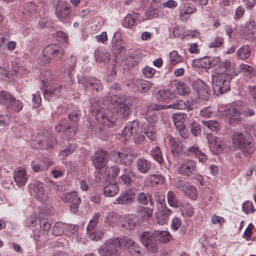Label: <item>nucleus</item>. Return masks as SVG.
I'll list each match as a JSON object with an SVG mask.
<instances>
[{
	"label": "nucleus",
	"mask_w": 256,
	"mask_h": 256,
	"mask_svg": "<svg viewBox=\"0 0 256 256\" xmlns=\"http://www.w3.org/2000/svg\"><path fill=\"white\" fill-rule=\"evenodd\" d=\"M108 154L106 152L100 150L95 153L92 158V164L98 170L96 176L98 181L106 180V178L110 176V172L107 170L109 168L106 166L108 162Z\"/></svg>",
	"instance_id": "1"
},
{
	"label": "nucleus",
	"mask_w": 256,
	"mask_h": 256,
	"mask_svg": "<svg viewBox=\"0 0 256 256\" xmlns=\"http://www.w3.org/2000/svg\"><path fill=\"white\" fill-rule=\"evenodd\" d=\"M234 74L217 72L212 78V88L215 93L222 94L230 89V81Z\"/></svg>",
	"instance_id": "2"
},
{
	"label": "nucleus",
	"mask_w": 256,
	"mask_h": 256,
	"mask_svg": "<svg viewBox=\"0 0 256 256\" xmlns=\"http://www.w3.org/2000/svg\"><path fill=\"white\" fill-rule=\"evenodd\" d=\"M232 144L234 148L240 150L245 155L252 154L254 152L251 142L242 132H234L232 136Z\"/></svg>",
	"instance_id": "3"
},
{
	"label": "nucleus",
	"mask_w": 256,
	"mask_h": 256,
	"mask_svg": "<svg viewBox=\"0 0 256 256\" xmlns=\"http://www.w3.org/2000/svg\"><path fill=\"white\" fill-rule=\"evenodd\" d=\"M122 239L112 238L104 244L98 250L100 256H118Z\"/></svg>",
	"instance_id": "4"
},
{
	"label": "nucleus",
	"mask_w": 256,
	"mask_h": 256,
	"mask_svg": "<svg viewBox=\"0 0 256 256\" xmlns=\"http://www.w3.org/2000/svg\"><path fill=\"white\" fill-rule=\"evenodd\" d=\"M64 54V49L56 44H50L44 48L43 54L38 58L40 64L44 66L49 64L52 58H60Z\"/></svg>",
	"instance_id": "5"
},
{
	"label": "nucleus",
	"mask_w": 256,
	"mask_h": 256,
	"mask_svg": "<svg viewBox=\"0 0 256 256\" xmlns=\"http://www.w3.org/2000/svg\"><path fill=\"white\" fill-rule=\"evenodd\" d=\"M43 81L45 89L44 96L48 101L58 98L60 94L62 85L57 82L54 78L47 79L46 83Z\"/></svg>",
	"instance_id": "6"
},
{
	"label": "nucleus",
	"mask_w": 256,
	"mask_h": 256,
	"mask_svg": "<svg viewBox=\"0 0 256 256\" xmlns=\"http://www.w3.org/2000/svg\"><path fill=\"white\" fill-rule=\"evenodd\" d=\"M158 234L156 231L143 232L140 238L142 244L152 252L155 253L158 250Z\"/></svg>",
	"instance_id": "7"
},
{
	"label": "nucleus",
	"mask_w": 256,
	"mask_h": 256,
	"mask_svg": "<svg viewBox=\"0 0 256 256\" xmlns=\"http://www.w3.org/2000/svg\"><path fill=\"white\" fill-rule=\"evenodd\" d=\"M110 103L114 106L116 112L120 113L122 118L126 117L131 112L127 101L122 98L114 96L110 100Z\"/></svg>",
	"instance_id": "8"
},
{
	"label": "nucleus",
	"mask_w": 256,
	"mask_h": 256,
	"mask_svg": "<svg viewBox=\"0 0 256 256\" xmlns=\"http://www.w3.org/2000/svg\"><path fill=\"white\" fill-rule=\"evenodd\" d=\"M196 162L190 159L184 160L178 169L179 174L184 176H190L196 170Z\"/></svg>",
	"instance_id": "9"
},
{
	"label": "nucleus",
	"mask_w": 256,
	"mask_h": 256,
	"mask_svg": "<svg viewBox=\"0 0 256 256\" xmlns=\"http://www.w3.org/2000/svg\"><path fill=\"white\" fill-rule=\"evenodd\" d=\"M194 90L196 92L198 96L202 100H208L210 96L208 90L206 88V85L200 79H196L192 84Z\"/></svg>",
	"instance_id": "10"
},
{
	"label": "nucleus",
	"mask_w": 256,
	"mask_h": 256,
	"mask_svg": "<svg viewBox=\"0 0 256 256\" xmlns=\"http://www.w3.org/2000/svg\"><path fill=\"white\" fill-rule=\"evenodd\" d=\"M136 178L135 172L130 168H126L122 170V174L119 177L120 182L126 187H130Z\"/></svg>",
	"instance_id": "11"
},
{
	"label": "nucleus",
	"mask_w": 256,
	"mask_h": 256,
	"mask_svg": "<svg viewBox=\"0 0 256 256\" xmlns=\"http://www.w3.org/2000/svg\"><path fill=\"white\" fill-rule=\"evenodd\" d=\"M30 193L38 200H42L45 196L44 184L38 181L32 182L30 185Z\"/></svg>",
	"instance_id": "12"
},
{
	"label": "nucleus",
	"mask_w": 256,
	"mask_h": 256,
	"mask_svg": "<svg viewBox=\"0 0 256 256\" xmlns=\"http://www.w3.org/2000/svg\"><path fill=\"white\" fill-rule=\"evenodd\" d=\"M206 137L210 150L216 154L220 153L223 149L220 139L212 134H208Z\"/></svg>",
	"instance_id": "13"
},
{
	"label": "nucleus",
	"mask_w": 256,
	"mask_h": 256,
	"mask_svg": "<svg viewBox=\"0 0 256 256\" xmlns=\"http://www.w3.org/2000/svg\"><path fill=\"white\" fill-rule=\"evenodd\" d=\"M70 12V6L68 4L59 2L56 6V14L58 19L61 20H64L69 18Z\"/></svg>",
	"instance_id": "14"
},
{
	"label": "nucleus",
	"mask_w": 256,
	"mask_h": 256,
	"mask_svg": "<svg viewBox=\"0 0 256 256\" xmlns=\"http://www.w3.org/2000/svg\"><path fill=\"white\" fill-rule=\"evenodd\" d=\"M79 84L82 85L86 88L94 89L96 90L102 89L100 82L94 78H82L79 80Z\"/></svg>",
	"instance_id": "15"
},
{
	"label": "nucleus",
	"mask_w": 256,
	"mask_h": 256,
	"mask_svg": "<svg viewBox=\"0 0 256 256\" xmlns=\"http://www.w3.org/2000/svg\"><path fill=\"white\" fill-rule=\"evenodd\" d=\"M133 156V152L132 151L121 152L117 150H112L110 154V156L118 158L120 162L123 165H129L132 163V158Z\"/></svg>",
	"instance_id": "16"
},
{
	"label": "nucleus",
	"mask_w": 256,
	"mask_h": 256,
	"mask_svg": "<svg viewBox=\"0 0 256 256\" xmlns=\"http://www.w3.org/2000/svg\"><path fill=\"white\" fill-rule=\"evenodd\" d=\"M139 123L138 120H134L129 122L122 131V136L128 140L130 136L138 132Z\"/></svg>",
	"instance_id": "17"
},
{
	"label": "nucleus",
	"mask_w": 256,
	"mask_h": 256,
	"mask_svg": "<svg viewBox=\"0 0 256 256\" xmlns=\"http://www.w3.org/2000/svg\"><path fill=\"white\" fill-rule=\"evenodd\" d=\"M148 112L146 114V119L150 124L156 123L158 120L156 114H152V110H159L164 108V106L156 104H150L147 106Z\"/></svg>",
	"instance_id": "18"
},
{
	"label": "nucleus",
	"mask_w": 256,
	"mask_h": 256,
	"mask_svg": "<svg viewBox=\"0 0 256 256\" xmlns=\"http://www.w3.org/2000/svg\"><path fill=\"white\" fill-rule=\"evenodd\" d=\"M135 194L132 190H127L123 192L120 196L116 200L114 204H128L134 202Z\"/></svg>",
	"instance_id": "19"
},
{
	"label": "nucleus",
	"mask_w": 256,
	"mask_h": 256,
	"mask_svg": "<svg viewBox=\"0 0 256 256\" xmlns=\"http://www.w3.org/2000/svg\"><path fill=\"white\" fill-rule=\"evenodd\" d=\"M218 70V72L234 74V76L237 75L234 68V64L232 63L230 60L227 59L221 61L219 64Z\"/></svg>",
	"instance_id": "20"
},
{
	"label": "nucleus",
	"mask_w": 256,
	"mask_h": 256,
	"mask_svg": "<svg viewBox=\"0 0 256 256\" xmlns=\"http://www.w3.org/2000/svg\"><path fill=\"white\" fill-rule=\"evenodd\" d=\"M136 166L141 174H144L148 172L152 166L151 162L144 158H138L136 162Z\"/></svg>",
	"instance_id": "21"
},
{
	"label": "nucleus",
	"mask_w": 256,
	"mask_h": 256,
	"mask_svg": "<svg viewBox=\"0 0 256 256\" xmlns=\"http://www.w3.org/2000/svg\"><path fill=\"white\" fill-rule=\"evenodd\" d=\"M14 178L15 182L19 187L25 185L28 178L26 172L24 170H19L15 171Z\"/></svg>",
	"instance_id": "22"
},
{
	"label": "nucleus",
	"mask_w": 256,
	"mask_h": 256,
	"mask_svg": "<svg viewBox=\"0 0 256 256\" xmlns=\"http://www.w3.org/2000/svg\"><path fill=\"white\" fill-rule=\"evenodd\" d=\"M122 243L124 244L125 249L128 250L132 254H134L135 253H140L139 246L132 240L130 238L122 239Z\"/></svg>",
	"instance_id": "23"
},
{
	"label": "nucleus",
	"mask_w": 256,
	"mask_h": 256,
	"mask_svg": "<svg viewBox=\"0 0 256 256\" xmlns=\"http://www.w3.org/2000/svg\"><path fill=\"white\" fill-rule=\"evenodd\" d=\"M226 114L230 116L232 120H238L240 119V107L236 104L230 105L226 110Z\"/></svg>",
	"instance_id": "24"
},
{
	"label": "nucleus",
	"mask_w": 256,
	"mask_h": 256,
	"mask_svg": "<svg viewBox=\"0 0 256 256\" xmlns=\"http://www.w3.org/2000/svg\"><path fill=\"white\" fill-rule=\"evenodd\" d=\"M171 210L166 207H162L160 210L156 215L158 223L160 225H164L168 220V218L171 214Z\"/></svg>",
	"instance_id": "25"
},
{
	"label": "nucleus",
	"mask_w": 256,
	"mask_h": 256,
	"mask_svg": "<svg viewBox=\"0 0 256 256\" xmlns=\"http://www.w3.org/2000/svg\"><path fill=\"white\" fill-rule=\"evenodd\" d=\"M15 98L10 93L5 91L0 92V104L7 108L10 106L12 100H14Z\"/></svg>",
	"instance_id": "26"
},
{
	"label": "nucleus",
	"mask_w": 256,
	"mask_h": 256,
	"mask_svg": "<svg viewBox=\"0 0 256 256\" xmlns=\"http://www.w3.org/2000/svg\"><path fill=\"white\" fill-rule=\"evenodd\" d=\"M174 95L169 90H160L156 94V98L159 102H170L172 99Z\"/></svg>",
	"instance_id": "27"
},
{
	"label": "nucleus",
	"mask_w": 256,
	"mask_h": 256,
	"mask_svg": "<svg viewBox=\"0 0 256 256\" xmlns=\"http://www.w3.org/2000/svg\"><path fill=\"white\" fill-rule=\"evenodd\" d=\"M172 118L176 128H182L184 126V122L187 119V115L182 112L176 113L174 114Z\"/></svg>",
	"instance_id": "28"
},
{
	"label": "nucleus",
	"mask_w": 256,
	"mask_h": 256,
	"mask_svg": "<svg viewBox=\"0 0 256 256\" xmlns=\"http://www.w3.org/2000/svg\"><path fill=\"white\" fill-rule=\"evenodd\" d=\"M150 154L159 164H162L164 163V160L160 147L154 146L150 151Z\"/></svg>",
	"instance_id": "29"
},
{
	"label": "nucleus",
	"mask_w": 256,
	"mask_h": 256,
	"mask_svg": "<svg viewBox=\"0 0 256 256\" xmlns=\"http://www.w3.org/2000/svg\"><path fill=\"white\" fill-rule=\"evenodd\" d=\"M251 54L250 48L248 45H244L239 48L236 52L238 59L245 60L249 58Z\"/></svg>",
	"instance_id": "30"
},
{
	"label": "nucleus",
	"mask_w": 256,
	"mask_h": 256,
	"mask_svg": "<svg viewBox=\"0 0 256 256\" xmlns=\"http://www.w3.org/2000/svg\"><path fill=\"white\" fill-rule=\"evenodd\" d=\"M136 212L139 216L145 220L150 219L153 212L152 209L144 206H138L137 208Z\"/></svg>",
	"instance_id": "31"
},
{
	"label": "nucleus",
	"mask_w": 256,
	"mask_h": 256,
	"mask_svg": "<svg viewBox=\"0 0 256 256\" xmlns=\"http://www.w3.org/2000/svg\"><path fill=\"white\" fill-rule=\"evenodd\" d=\"M143 56L142 52L140 50H134L130 55V58L132 66L138 65L141 61Z\"/></svg>",
	"instance_id": "32"
},
{
	"label": "nucleus",
	"mask_w": 256,
	"mask_h": 256,
	"mask_svg": "<svg viewBox=\"0 0 256 256\" xmlns=\"http://www.w3.org/2000/svg\"><path fill=\"white\" fill-rule=\"evenodd\" d=\"M96 119L100 124L106 126L110 127L112 126V122L102 111H98L96 112Z\"/></svg>",
	"instance_id": "33"
},
{
	"label": "nucleus",
	"mask_w": 256,
	"mask_h": 256,
	"mask_svg": "<svg viewBox=\"0 0 256 256\" xmlns=\"http://www.w3.org/2000/svg\"><path fill=\"white\" fill-rule=\"evenodd\" d=\"M118 187L114 184L109 183L104 188V194L106 196H114L118 193Z\"/></svg>",
	"instance_id": "34"
},
{
	"label": "nucleus",
	"mask_w": 256,
	"mask_h": 256,
	"mask_svg": "<svg viewBox=\"0 0 256 256\" xmlns=\"http://www.w3.org/2000/svg\"><path fill=\"white\" fill-rule=\"evenodd\" d=\"M68 224L62 222H56L52 227V234L56 236H60L64 233V230L68 228Z\"/></svg>",
	"instance_id": "35"
},
{
	"label": "nucleus",
	"mask_w": 256,
	"mask_h": 256,
	"mask_svg": "<svg viewBox=\"0 0 256 256\" xmlns=\"http://www.w3.org/2000/svg\"><path fill=\"white\" fill-rule=\"evenodd\" d=\"M95 58L98 62H107L110 60V54L104 50H98L94 52Z\"/></svg>",
	"instance_id": "36"
},
{
	"label": "nucleus",
	"mask_w": 256,
	"mask_h": 256,
	"mask_svg": "<svg viewBox=\"0 0 256 256\" xmlns=\"http://www.w3.org/2000/svg\"><path fill=\"white\" fill-rule=\"evenodd\" d=\"M206 58L201 59L200 60V62H204L206 64L204 66L202 64H200V66L202 68H212L214 66H218V68L219 64L221 62V60L219 57H214L208 60V64H206Z\"/></svg>",
	"instance_id": "37"
},
{
	"label": "nucleus",
	"mask_w": 256,
	"mask_h": 256,
	"mask_svg": "<svg viewBox=\"0 0 256 256\" xmlns=\"http://www.w3.org/2000/svg\"><path fill=\"white\" fill-rule=\"evenodd\" d=\"M170 144L172 146L171 149V152L173 155L175 156H178L180 154V152L183 149L181 146H180V144L176 138H171L170 140Z\"/></svg>",
	"instance_id": "38"
},
{
	"label": "nucleus",
	"mask_w": 256,
	"mask_h": 256,
	"mask_svg": "<svg viewBox=\"0 0 256 256\" xmlns=\"http://www.w3.org/2000/svg\"><path fill=\"white\" fill-rule=\"evenodd\" d=\"M168 202L171 206L178 208L181 206L182 204L176 198V194L172 191H169L167 194Z\"/></svg>",
	"instance_id": "39"
},
{
	"label": "nucleus",
	"mask_w": 256,
	"mask_h": 256,
	"mask_svg": "<svg viewBox=\"0 0 256 256\" xmlns=\"http://www.w3.org/2000/svg\"><path fill=\"white\" fill-rule=\"evenodd\" d=\"M190 152L194 154L196 157L199 162H204L207 159L206 155L200 151L198 148L194 146H191L188 149Z\"/></svg>",
	"instance_id": "40"
},
{
	"label": "nucleus",
	"mask_w": 256,
	"mask_h": 256,
	"mask_svg": "<svg viewBox=\"0 0 256 256\" xmlns=\"http://www.w3.org/2000/svg\"><path fill=\"white\" fill-rule=\"evenodd\" d=\"M183 192L192 200H196L198 197L196 188L189 183Z\"/></svg>",
	"instance_id": "41"
},
{
	"label": "nucleus",
	"mask_w": 256,
	"mask_h": 256,
	"mask_svg": "<svg viewBox=\"0 0 256 256\" xmlns=\"http://www.w3.org/2000/svg\"><path fill=\"white\" fill-rule=\"evenodd\" d=\"M148 180L155 184H162L165 182L164 177L161 174H150L148 177Z\"/></svg>",
	"instance_id": "42"
},
{
	"label": "nucleus",
	"mask_w": 256,
	"mask_h": 256,
	"mask_svg": "<svg viewBox=\"0 0 256 256\" xmlns=\"http://www.w3.org/2000/svg\"><path fill=\"white\" fill-rule=\"evenodd\" d=\"M76 130L77 129L74 126H68L62 133L63 138L67 140L72 138L75 136Z\"/></svg>",
	"instance_id": "43"
},
{
	"label": "nucleus",
	"mask_w": 256,
	"mask_h": 256,
	"mask_svg": "<svg viewBox=\"0 0 256 256\" xmlns=\"http://www.w3.org/2000/svg\"><path fill=\"white\" fill-rule=\"evenodd\" d=\"M202 122L206 127L214 132H218L220 128L219 123L216 120H202Z\"/></svg>",
	"instance_id": "44"
},
{
	"label": "nucleus",
	"mask_w": 256,
	"mask_h": 256,
	"mask_svg": "<svg viewBox=\"0 0 256 256\" xmlns=\"http://www.w3.org/2000/svg\"><path fill=\"white\" fill-rule=\"evenodd\" d=\"M186 103L182 100H176L168 106H164V108H174L176 110H184L186 108Z\"/></svg>",
	"instance_id": "45"
},
{
	"label": "nucleus",
	"mask_w": 256,
	"mask_h": 256,
	"mask_svg": "<svg viewBox=\"0 0 256 256\" xmlns=\"http://www.w3.org/2000/svg\"><path fill=\"white\" fill-rule=\"evenodd\" d=\"M151 198L152 196H150L148 194L142 192L138 194L137 200L138 202L144 205L148 204V201H150V204L152 205L153 204L151 201Z\"/></svg>",
	"instance_id": "46"
},
{
	"label": "nucleus",
	"mask_w": 256,
	"mask_h": 256,
	"mask_svg": "<svg viewBox=\"0 0 256 256\" xmlns=\"http://www.w3.org/2000/svg\"><path fill=\"white\" fill-rule=\"evenodd\" d=\"M158 234V242L160 241L162 243H166L170 240L172 238L170 234L166 231H156Z\"/></svg>",
	"instance_id": "47"
},
{
	"label": "nucleus",
	"mask_w": 256,
	"mask_h": 256,
	"mask_svg": "<svg viewBox=\"0 0 256 256\" xmlns=\"http://www.w3.org/2000/svg\"><path fill=\"white\" fill-rule=\"evenodd\" d=\"M144 132L150 140H154L156 138V130L152 124L145 126L144 128Z\"/></svg>",
	"instance_id": "48"
},
{
	"label": "nucleus",
	"mask_w": 256,
	"mask_h": 256,
	"mask_svg": "<svg viewBox=\"0 0 256 256\" xmlns=\"http://www.w3.org/2000/svg\"><path fill=\"white\" fill-rule=\"evenodd\" d=\"M178 92L180 95H184L188 94L190 88L188 86L182 81H178L176 83Z\"/></svg>",
	"instance_id": "49"
},
{
	"label": "nucleus",
	"mask_w": 256,
	"mask_h": 256,
	"mask_svg": "<svg viewBox=\"0 0 256 256\" xmlns=\"http://www.w3.org/2000/svg\"><path fill=\"white\" fill-rule=\"evenodd\" d=\"M22 102L15 98L14 100H12L10 106H8V109H10L14 112H19L22 110Z\"/></svg>",
	"instance_id": "50"
},
{
	"label": "nucleus",
	"mask_w": 256,
	"mask_h": 256,
	"mask_svg": "<svg viewBox=\"0 0 256 256\" xmlns=\"http://www.w3.org/2000/svg\"><path fill=\"white\" fill-rule=\"evenodd\" d=\"M77 198H78L77 194L74 192L64 194L62 200L66 202H76Z\"/></svg>",
	"instance_id": "51"
},
{
	"label": "nucleus",
	"mask_w": 256,
	"mask_h": 256,
	"mask_svg": "<svg viewBox=\"0 0 256 256\" xmlns=\"http://www.w3.org/2000/svg\"><path fill=\"white\" fill-rule=\"evenodd\" d=\"M100 216V214L99 212H96L92 218L90 220L88 224L87 232L92 230L96 226L98 223Z\"/></svg>",
	"instance_id": "52"
},
{
	"label": "nucleus",
	"mask_w": 256,
	"mask_h": 256,
	"mask_svg": "<svg viewBox=\"0 0 256 256\" xmlns=\"http://www.w3.org/2000/svg\"><path fill=\"white\" fill-rule=\"evenodd\" d=\"M136 20L131 14H128L124 18L122 24L126 28H131L136 23Z\"/></svg>",
	"instance_id": "53"
},
{
	"label": "nucleus",
	"mask_w": 256,
	"mask_h": 256,
	"mask_svg": "<svg viewBox=\"0 0 256 256\" xmlns=\"http://www.w3.org/2000/svg\"><path fill=\"white\" fill-rule=\"evenodd\" d=\"M170 57L171 62L173 65L180 63L182 61V58L176 50H174L170 54Z\"/></svg>",
	"instance_id": "54"
},
{
	"label": "nucleus",
	"mask_w": 256,
	"mask_h": 256,
	"mask_svg": "<svg viewBox=\"0 0 256 256\" xmlns=\"http://www.w3.org/2000/svg\"><path fill=\"white\" fill-rule=\"evenodd\" d=\"M242 210L246 214L249 213H253L255 211V209L252 202H246L242 204Z\"/></svg>",
	"instance_id": "55"
},
{
	"label": "nucleus",
	"mask_w": 256,
	"mask_h": 256,
	"mask_svg": "<svg viewBox=\"0 0 256 256\" xmlns=\"http://www.w3.org/2000/svg\"><path fill=\"white\" fill-rule=\"evenodd\" d=\"M76 148V147L75 145L70 144L68 146L62 150L60 154L63 157L66 158L70 154L74 152Z\"/></svg>",
	"instance_id": "56"
},
{
	"label": "nucleus",
	"mask_w": 256,
	"mask_h": 256,
	"mask_svg": "<svg viewBox=\"0 0 256 256\" xmlns=\"http://www.w3.org/2000/svg\"><path fill=\"white\" fill-rule=\"evenodd\" d=\"M196 8L188 3L185 4L182 10H181V13L184 14H191L196 11Z\"/></svg>",
	"instance_id": "57"
},
{
	"label": "nucleus",
	"mask_w": 256,
	"mask_h": 256,
	"mask_svg": "<svg viewBox=\"0 0 256 256\" xmlns=\"http://www.w3.org/2000/svg\"><path fill=\"white\" fill-rule=\"evenodd\" d=\"M66 66L67 65L66 68H67L68 72H70L71 70H74V67L76 66V58L73 56L70 57L66 60Z\"/></svg>",
	"instance_id": "58"
},
{
	"label": "nucleus",
	"mask_w": 256,
	"mask_h": 256,
	"mask_svg": "<svg viewBox=\"0 0 256 256\" xmlns=\"http://www.w3.org/2000/svg\"><path fill=\"white\" fill-rule=\"evenodd\" d=\"M80 112L78 110H75L72 112L68 115V119L71 123H76L78 122L80 118Z\"/></svg>",
	"instance_id": "59"
},
{
	"label": "nucleus",
	"mask_w": 256,
	"mask_h": 256,
	"mask_svg": "<svg viewBox=\"0 0 256 256\" xmlns=\"http://www.w3.org/2000/svg\"><path fill=\"white\" fill-rule=\"evenodd\" d=\"M88 234L89 238L92 240H99L101 237L102 236V234L100 232H96V230H94L92 232V230H90V232H87Z\"/></svg>",
	"instance_id": "60"
},
{
	"label": "nucleus",
	"mask_w": 256,
	"mask_h": 256,
	"mask_svg": "<svg viewBox=\"0 0 256 256\" xmlns=\"http://www.w3.org/2000/svg\"><path fill=\"white\" fill-rule=\"evenodd\" d=\"M40 224L41 229L46 232L48 231L51 227L50 224L48 222L46 218L41 219L40 222Z\"/></svg>",
	"instance_id": "61"
},
{
	"label": "nucleus",
	"mask_w": 256,
	"mask_h": 256,
	"mask_svg": "<svg viewBox=\"0 0 256 256\" xmlns=\"http://www.w3.org/2000/svg\"><path fill=\"white\" fill-rule=\"evenodd\" d=\"M154 198L156 202L158 204H162L165 202L166 196L165 194L160 192H155Z\"/></svg>",
	"instance_id": "62"
},
{
	"label": "nucleus",
	"mask_w": 256,
	"mask_h": 256,
	"mask_svg": "<svg viewBox=\"0 0 256 256\" xmlns=\"http://www.w3.org/2000/svg\"><path fill=\"white\" fill-rule=\"evenodd\" d=\"M256 28L254 24L250 22L244 28V32L248 36L252 34L255 31Z\"/></svg>",
	"instance_id": "63"
},
{
	"label": "nucleus",
	"mask_w": 256,
	"mask_h": 256,
	"mask_svg": "<svg viewBox=\"0 0 256 256\" xmlns=\"http://www.w3.org/2000/svg\"><path fill=\"white\" fill-rule=\"evenodd\" d=\"M191 132L194 136H197L201 132L200 125L195 122H192L191 124Z\"/></svg>",
	"instance_id": "64"
}]
</instances>
